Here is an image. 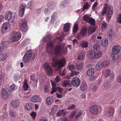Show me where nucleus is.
Segmentation results:
<instances>
[{
  "label": "nucleus",
  "mask_w": 121,
  "mask_h": 121,
  "mask_svg": "<svg viewBox=\"0 0 121 121\" xmlns=\"http://www.w3.org/2000/svg\"><path fill=\"white\" fill-rule=\"evenodd\" d=\"M65 60L64 59H62L60 60H58V57L57 56H54L52 60V62L51 63L53 67H56L57 70L60 67H62L65 65Z\"/></svg>",
  "instance_id": "nucleus-1"
},
{
  "label": "nucleus",
  "mask_w": 121,
  "mask_h": 121,
  "mask_svg": "<svg viewBox=\"0 0 121 121\" xmlns=\"http://www.w3.org/2000/svg\"><path fill=\"white\" fill-rule=\"evenodd\" d=\"M121 49V47L118 44L114 45L112 48L110 55L113 61H115L116 57H118V55L120 52Z\"/></svg>",
  "instance_id": "nucleus-2"
},
{
  "label": "nucleus",
  "mask_w": 121,
  "mask_h": 121,
  "mask_svg": "<svg viewBox=\"0 0 121 121\" xmlns=\"http://www.w3.org/2000/svg\"><path fill=\"white\" fill-rule=\"evenodd\" d=\"M107 12V17L110 19L111 17V15L113 13V9L112 6L109 7L107 4H104L101 12V14L103 16Z\"/></svg>",
  "instance_id": "nucleus-3"
},
{
  "label": "nucleus",
  "mask_w": 121,
  "mask_h": 121,
  "mask_svg": "<svg viewBox=\"0 0 121 121\" xmlns=\"http://www.w3.org/2000/svg\"><path fill=\"white\" fill-rule=\"evenodd\" d=\"M64 45L63 44H60L57 45L54 51V53L55 55H59L61 53L66 54L67 52V47L64 50Z\"/></svg>",
  "instance_id": "nucleus-4"
},
{
  "label": "nucleus",
  "mask_w": 121,
  "mask_h": 121,
  "mask_svg": "<svg viewBox=\"0 0 121 121\" xmlns=\"http://www.w3.org/2000/svg\"><path fill=\"white\" fill-rule=\"evenodd\" d=\"M35 56V54H32L31 50H29L23 57V61L25 63H26L30 60L31 61L34 60Z\"/></svg>",
  "instance_id": "nucleus-5"
},
{
  "label": "nucleus",
  "mask_w": 121,
  "mask_h": 121,
  "mask_svg": "<svg viewBox=\"0 0 121 121\" xmlns=\"http://www.w3.org/2000/svg\"><path fill=\"white\" fill-rule=\"evenodd\" d=\"M17 15L15 12H12L10 11H8L5 15V18L8 21L11 20L12 22H14L15 19L17 18Z\"/></svg>",
  "instance_id": "nucleus-6"
},
{
  "label": "nucleus",
  "mask_w": 121,
  "mask_h": 121,
  "mask_svg": "<svg viewBox=\"0 0 121 121\" xmlns=\"http://www.w3.org/2000/svg\"><path fill=\"white\" fill-rule=\"evenodd\" d=\"M90 112L92 114L97 115L101 111V108L98 105L94 104L90 108Z\"/></svg>",
  "instance_id": "nucleus-7"
},
{
  "label": "nucleus",
  "mask_w": 121,
  "mask_h": 121,
  "mask_svg": "<svg viewBox=\"0 0 121 121\" xmlns=\"http://www.w3.org/2000/svg\"><path fill=\"white\" fill-rule=\"evenodd\" d=\"M19 25L20 29L22 32H25L28 30L27 23L26 20H21L19 23Z\"/></svg>",
  "instance_id": "nucleus-8"
},
{
  "label": "nucleus",
  "mask_w": 121,
  "mask_h": 121,
  "mask_svg": "<svg viewBox=\"0 0 121 121\" xmlns=\"http://www.w3.org/2000/svg\"><path fill=\"white\" fill-rule=\"evenodd\" d=\"M54 43L52 40L48 42L46 46V50L47 52L50 54H53L54 50Z\"/></svg>",
  "instance_id": "nucleus-9"
},
{
  "label": "nucleus",
  "mask_w": 121,
  "mask_h": 121,
  "mask_svg": "<svg viewBox=\"0 0 121 121\" xmlns=\"http://www.w3.org/2000/svg\"><path fill=\"white\" fill-rule=\"evenodd\" d=\"M43 67L46 72L47 75L50 76L52 75L53 71L51 66L49 65V63L47 62L45 63Z\"/></svg>",
  "instance_id": "nucleus-10"
},
{
  "label": "nucleus",
  "mask_w": 121,
  "mask_h": 121,
  "mask_svg": "<svg viewBox=\"0 0 121 121\" xmlns=\"http://www.w3.org/2000/svg\"><path fill=\"white\" fill-rule=\"evenodd\" d=\"M21 37V34L20 32H15L13 33V36L11 38V39L13 41H17L20 39Z\"/></svg>",
  "instance_id": "nucleus-11"
},
{
  "label": "nucleus",
  "mask_w": 121,
  "mask_h": 121,
  "mask_svg": "<svg viewBox=\"0 0 121 121\" xmlns=\"http://www.w3.org/2000/svg\"><path fill=\"white\" fill-rule=\"evenodd\" d=\"M10 24L8 22L4 23L2 25L1 28V31L3 34L7 32V30L10 27Z\"/></svg>",
  "instance_id": "nucleus-12"
},
{
  "label": "nucleus",
  "mask_w": 121,
  "mask_h": 121,
  "mask_svg": "<svg viewBox=\"0 0 121 121\" xmlns=\"http://www.w3.org/2000/svg\"><path fill=\"white\" fill-rule=\"evenodd\" d=\"M52 84V91L51 92V94H53L54 92H56L57 91H58L59 92L61 93L63 91L62 89L60 88L57 86L55 84V82H51Z\"/></svg>",
  "instance_id": "nucleus-13"
},
{
  "label": "nucleus",
  "mask_w": 121,
  "mask_h": 121,
  "mask_svg": "<svg viewBox=\"0 0 121 121\" xmlns=\"http://www.w3.org/2000/svg\"><path fill=\"white\" fill-rule=\"evenodd\" d=\"M80 83V79L77 77L73 78L72 81H71V85L75 86H78Z\"/></svg>",
  "instance_id": "nucleus-14"
},
{
  "label": "nucleus",
  "mask_w": 121,
  "mask_h": 121,
  "mask_svg": "<svg viewBox=\"0 0 121 121\" xmlns=\"http://www.w3.org/2000/svg\"><path fill=\"white\" fill-rule=\"evenodd\" d=\"M1 96L3 100H6L9 98V94L4 88H3L2 89Z\"/></svg>",
  "instance_id": "nucleus-15"
},
{
  "label": "nucleus",
  "mask_w": 121,
  "mask_h": 121,
  "mask_svg": "<svg viewBox=\"0 0 121 121\" xmlns=\"http://www.w3.org/2000/svg\"><path fill=\"white\" fill-rule=\"evenodd\" d=\"M26 4L24 3H22L21 5L19 8V15L21 17H22L24 13L25 9L26 7Z\"/></svg>",
  "instance_id": "nucleus-16"
},
{
  "label": "nucleus",
  "mask_w": 121,
  "mask_h": 121,
  "mask_svg": "<svg viewBox=\"0 0 121 121\" xmlns=\"http://www.w3.org/2000/svg\"><path fill=\"white\" fill-rule=\"evenodd\" d=\"M114 110L113 108H109L108 110L107 113V116L109 118L112 117L114 112Z\"/></svg>",
  "instance_id": "nucleus-17"
},
{
  "label": "nucleus",
  "mask_w": 121,
  "mask_h": 121,
  "mask_svg": "<svg viewBox=\"0 0 121 121\" xmlns=\"http://www.w3.org/2000/svg\"><path fill=\"white\" fill-rule=\"evenodd\" d=\"M95 52L93 50H91L89 52L88 56V57L91 59H95Z\"/></svg>",
  "instance_id": "nucleus-18"
},
{
  "label": "nucleus",
  "mask_w": 121,
  "mask_h": 121,
  "mask_svg": "<svg viewBox=\"0 0 121 121\" xmlns=\"http://www.w3.org/2000/svg\"><path fill=\"white\" fill-rule=\"evenodd\" d=\"M57 109L58 107L57 105H54L51 108V111L49 113V115L51 116L53 115L56 112Z\"/></svg>",
  "instance_id": "nucleus-19"
},
{
  "label": "nucleus",
  "mask_w": 121,
  "mask_h": 121,
  "mask_svg": "<svg viewBox=\"0 0 121 121\" xmlns=\"http://www.w3.org/2000/svg\"><path fill=\"white\" fill-rule=\"evenodd\" d=\"M11 105L14 108L18 107L19 104V102L18 100L14 99L11 102Z\"/></svg>",
  "instance_id": "nucleus-20"
},
{
  "label": "nucleus",
  "mask_w": 121,
  "mask_h": 121,
  "mask_svg": "<svg viewBox=\"0 0 121 121\" xmlns=\"http://www.w3.org/2000/svg\"><path fill=\"white\" fill-rule=\"evenodd\" d=\"M95 68L97 70H100L103 68L101 61H99L97 62L95 65Z\"/></svg>",
  "instance_id": "nucleus-21"
},
{
  "label": "nucleus",
  "mask_w": 121,
  "mask_h": 121,
  "mask_svg": "<svg viewBox=\"0 0 121 121\" xmlns=\"http://www.w3.org/2000/svg\"><path fill=\"white\" fill-rule=\"evenodd\" d=\"M95 69L91 68L88 69L86 71L87 74L88 76L93 75L95 73Z\"/></svg>",
  "instance_id": "nucleus-22"
},
{
  "label": "nucleus",
  "mask_w": 121,
  "mask_h": 121,
  "mask_svg": "<svg viewBox=\"0 0 121 121\" xmlns=\"http://www.w3.org/2000/svg\"><path fill=\"white\" fill-rule=\"evenodd\" d=\"M70 27V24L67 23L64 25V31L66 32H68L69 30Z\"/></svg>",
  "instance_id": "nucleus-23"
},
{
  "label": "nucleus",
  "mask_w": 121,
  "mask_h": 121,
  "mask_svg": "<svg viewBox=\"0 0 121 121\" xmlns=\"http://www.w3.org/2000/svg\"><path fill=\"white\" fill-rule=\"evenodd\" d=\"M87 29L86 26L83 27L81 30L80 33L82 36H85L86 35L87 32Z\"/></svg>",
  "instance_id": "nucleus-24"
},
{
  "label": "nucleus",
  "mask_w": 121,
  "mask_h": 121,
  "mask_svg": "<svg viewBox=\"0 0 121 121\" xmlns=\"http://www.w3.org/2000/svg\"><path fill=\"white\" fill-rule=\"evenodd\" d=\"M52 96L47 97L46 99V103L48 105H51L52 103Z\"/></svg>",
  "instance_id": "nucleus-25"
},
{
  "label": "nucleus",
  "mask_w": 121,
  "mask_h": 121,
  "mask_svg": "<svg viewBox=\"0 0 121 121\" xmlns=\"http://www.w3.org/2000/svg\"><path fill=\"white\" fill-rule=\"evenodd\" d=\"M0 54V60L3 61L5 60L7 58V54L5 53H3Z\"/></svg>",
  "instance_id": "nucleus-26"
},
{
  "label": "nucleus",
  "mask_w": 121,
  "mask_h": 121,
  "mask_svg": "<svg viewBox=\"0 0 121 121\" xmlns=\"http://www.w3.org/2000/svg\"><path fill=\"white\" fill-rule=\"evenodd\" d=\"M57 18V16L56 13H54L52 16L50 22L52 24L54 23Z\"/></svg>",
  "instance_id": "nucleus-27"
},
{
  "label": "nucleus",
  "mask_w": 121,
  "mask_h": 121,
  "mask_svg": "<svg viewBox=\"0 0 121 121\" xmlns=\"http://www.w3.org/2000/svg\"><path fill=\"white\" fill-rule=\"evenodd\" d=\"M39 96L35 95L32 97L31 99V101L33 102H38L39 101Z\"/></svg>",
  "instance_id": "nucleus-28"
},
{
  "label": "nucleus",
  "mask_w": 121,
  "mask_h": 121,
  "mask_svg": "<svg viewBox=\"0 0 121 121\" xmlns=\"http://www.w3.org/2000/svg\"><path fill=\"white\" fill-rule=\"evenodd\" d=\"M27 80H25L23 82V88L24 91H27L28 89V85L27 82Z\"/></svg>",
  "instance_id": "nucleus-29"
},
{
  "label": "nucleus",
  "mask_w": 121,
  "mask_h": 121,
  "mask_svg": "<svg viewBox=\"0 0 121 121\" xmlns=\"http://www.w3.org/2000/svg\"><path fill=\"white\" fill-rule=\"evenodd\" d=\"M88 44L89 43L88 42L83 41L81 43L80 45L82 48H86L87 47Z\"/></svg>",
  "instance_id": "nucleus-30"
},
{
  "label": "nucleus",
  "mask_w": 121,
  "mask_h": 121,
  "mask_svg": "<svg viewBox=\"0 0 121 121\" xmlns=\"http://www.w3.org/2000/svg\"><path fill=\"white\" fill-rule=\"evenodd\" d=\"M81 89L82 91H84L87 88L86 84L85 82H82L81 86Z\"/></svg>",
  "instance_id": "nucleus-31"
},
{
  "label": "nucleus",
  "mask_w": 121,
  "mask_h": 121,
  "mask_svg": "<svg viewBox=\"0 0 121 121\" xmlns=\"http://www.w3.org/2000/svg\"><path fill=\"white\" fill-rule=\"evenodd\" d=\"M104 87L106 89H109L111 86L110 82L108 81L105 82L104 84Z\"/></svg>",
  "instance_id": "nucleus-32"
},
{
  "label": "nucleus",
  "mask_w": 121,
  "mask_h": 121,
  "mask_svg": "<svg viewBox=\"0 0 121 121\" xmlns=\"http://www.w3.org/2000/svg\"><path fill=\"white\" fill-rule=\"evenodd\" d=\"M110 62L108 61L104 60L103 62L101 61L102 65L103 68L107 67L110 64Z\"/></svg>",
  "instance_id": "nucleus-33"
},
{
  "label": "nucleus",
  "mask_w": 121,
  "mask_h": 121,
  "mask_svg": "<svg viewBox=\"0 0 121 121\" xmlns=\"http://www.w3.org/2000/svg\"><path fill=\"white\" fill-rule=\"evenodd\" d=\"M32 106L33 105L31 103H28L26 104L25 106V108L27 110H31L32 109Z\"/></svg>",
  "instance_id": "nucleus-34"
},
{
  "label": "nucleus",
  "mask_w": 121,
  "mask_h": 121,
  "mask_svg": "<svg viewBox=\"0 0 121 121\" xmlns=\"http://www.w3.org/2000/svg\"><path fill=\"white\" fill-rule=\"evenodd\" d=\"M108 39H105L103 40L102 43V45L104 47H106L108 45Z\"/></svg>",
  "instance_id": "nucleus-35"
},
{
  "label": "nucleus",
  "mask_w": 121,
  "mask_h": 121,
  "mask_svg": "<svg viewBox=\"0 0 121 121\" xmlns=\"http://www.w3.org/2000/svg\"><path fill=\"white\" fill-rule=\"evenodd\" d=\"M17 88V87L14 84H12L9 87V91L10 92H13L16 90Z\"/></svg>",
  "instance_id": "nucleus-36"
},
{
  "label": "nucleus",
  "mask_w": 121,
  "mask_h": 121,
  "mask_svg": "<svg viewBox=\"0 0 121 121\" xmlns=\"http://www.w3.org/2000/svg\"><path fill=\"white\" fill-rule=\"evenodd\" d=\"M102 55V53L100 51L95 52V59H97L101 57Z\"/></svg>",
  "instance_id": "nucleus-37"
},
{
  "label": "nucleus",
  "mask_w": 121,
  "mask_h": 121,
  "mask_svg": "<svg viewBox=\"0 0 121 121\" xmlns=\"http://www.w3.org/2000/svg\"><path fill=\"white\" fill-rule=\"evenodd\" d=\"M83 65L82 62H78L76 64V68L78 70H80L82 68Z\"/></svg>",
  "instance_id": "nucleus-38"
},
{
  "label": "nucleus",
  "mask_w": 121,
  "mask_h": 121,
  "mask_svg": "<svg viewBox=\"0 0 121 121\" xmlns=\"http://www.w3.org/2000/svg\"><path fill=\"white\" fill-rule=\"evenodd\" d=\"M95 30V29L94 28L91 26L89 27L88 28V33L89 34H91L94 32Z\"/></svg>",
  "instance_id": "nucleus-39"
},
{
  "label": "nucleus",
  "mask_w": 121,
  "mask_h": 121,
  "mask_svg": "<svg viewBox=\"0 0 121 121\" xmlns=\"http://www.w3.org/2000/svg\"><path fill=\"white\" fill-rule=\"evenodd\" d=\"M68 5V3L66 0L62 2L60 5V7L62 8H64Z\"/></svg>",
  "instance_id": "nucleus-40"
},
{
  "label": "nucleus",
  "mask_w": 121,
  "mask_h": 121,
  "mask_svg": "<svg viewBox=\"0 0 121 121\" xmlns=\"http://www.w3.org/2000/svg\"><path fill=\"white\" fill-rule=\"evenodd\" d=\"M78 24L75 23L74 25L73 29V32L75 33L77 32L78 29Z\"/></svg>",
  "instance_id": "nucleus-41"
},
{
  "label": "nucleus",
  "mask_w": 121,
  "mask_h": 121,
  "mask_svg": "<svg viewBox=\"0 0 121 121\" xmlns=\"http://www.w3.org/2000/svg\"><path fill=\"white\" fill-rule=\"evenodd\" d=\"M9 114L10 116L13 117H15L17 115V113L16 112L12 110L9 111Z\"/></svg>",
  "instance_id": "nucleus-42"
},
{
  "label": "nucleus",
  "mask_w": 121,
  "mask_h": 121,
  "mask_svg": "<svg viewBox=\"0 0 121 121\" xmlns=\"http://www.w3.org/2000/svg\"><path fill=\"white\" fill-rule=\"evenodd\" d=\"M63 86L66 87L68 85H71V81L70 80H65V81L63 83Z\"/></svg>",
  "instance_id": "nucleus-43"
},
{
  "label": "nucleus",
  "mask_w": 121,
  "mask_h": 121,
  "mask_svg": "<svg viewBox=\"0 0 121 121\" xmlns=\"http://www.w3.org/2000/svg\"><path fill=\"white\" fill-rule=\"evenodd\" d=\"M84 58V54L83 52H82L77 57L78 60H82Z\"/></svg>",
  "instance_id": "nucleus-44"
},
{
  "label": "nucleus",
  "mask_w": 121,
  "mask_h": 121,
  "mask_svg": "<svg viewBox=\"0 0 121 121\" xmlns=\"http://www.w3.org/2000/svg\"><path fill=\"white\" fill-rule=\"evenodd\" d=\"M91 18L88 15H84L83 17V20L88 22Z\"/></svg>",
  "instance_id": "nucleus-45"
},
{
  "label": "nucleus",
  "mask_w": 121,
  "mask_h": 121,
  "mask_svg": "<svg viewBox=\"0 0 121 121\" xmlns=\"http://www.w3.org/2000/svg\"><path fill=\"white\" fill-rule=\"evenodd\" d=\"M30 40L29 39H25L22 42V46H26V45L29 43Z\"/></svg>",
  "instance_id": "nucleus-46"
},
{
  "label": "nucleus",
  "mask_w": 121,
  "mask_h": 121,
  "mask_svg": "<svg viewBox=\"0 0 121 121\" xmlns=\"http://www.w3.org/2000/svg\"><path fill=\"white\" fill-rule=\"evenodd\" d=\"M114 34V32L113 31V30L112 29H110L108 31V35L110 38H112Z\"/></svg>",
  "instance_id": "nucleus-47"
},
{
  "label": "nucleus",
  "mask_w": 121,
  "mask_h": 121,
  "mask_svg": "<svg viewBox=\"0 0 121 121\" xmlns=\"http://www.w3.org/2000/svg\"><path fill=\"white\" fill-rule=\"evenodd\" d=\"M47 6L49 8L52 9L54 7V3L52 2H49L47 4Z\"/></svg>",
  "instance_id": "nucleus-48"
},
{
  "label": "nucleus",
  "mask_w": 121,
  "mask_h": 121,
  "mask_svg": "<svg viewBox=\"0 0 121 121\" xmlns=\"http://www.w3.org/2000/svg\"><path fill=\"white\" fill-rule=\"evenodd\" d=\"M88 22L91 25L95 26V21L94 19L91 18Z\"/></svg>",
  "instance_id": "nucleus-49"
},
{
  "label": "nucleus",
  "mask_w": 121,
  "mask_h": 121,
  "mask_svg": "<svg viewBox=\"0 0 121 121\" xmlns=\"http://www.w3.org/2000/svg\"><path fill=\"white\" fill-rule=\"evenodd\" d=\"M33 4L34 2L33 0H31L29 2L27 5V8H29L31 9V8L33 5Z\"/></svg>",
  "instance_id": "nucleus-50"
},
{
  "label": "nucleus",
  "mask_w": 121,
  "mask_h": 121,
  "mask_svg": "<svg viewBox=\"0 0 121 121\" xmlns=\"http://www.w3.org/2000/svg\"><path fill=\"white\" fill-rule=\"evenodd\" d=\"M51 38V36L50 35H48L43 39V41L44 42H46L49 40L50 41Z\"/></svg>",
  "instance_id": "nucleus-51"
},
{
  "label": "nucleus",
  "mask_w": 121,
  "mask_h": 121,
  "mask_svg": "<svg viewBox=\"0 0 121 121\" xmlns=\"http://www.w3.org/2000/svg\"><path fill=\"white\" fill-rule=\"evenodd\" d=\"M71 73L70 74V76L71 77H72L74 76H76L78 75L79 74V72L78 71H72L71 72Z\"/></svg>",
  "instance_id": "nucleus-52"
},
{
  "label": "nucleus",
  "mask_w": 121,
  "mask_h": 121,
  "mask_svg": "<svg viewBox=\"0 0 121 121\" xmlns=\"http://www.w3.org/2000/svg\"><path fill=\"white\" fill-rule=\"evenodd\" d=\"M68 69L71 72H72V71H73L74 70L75 67L73 65H68Z\"/></svg>",
  "instance_id": "nucleus-53"
},
{
  "label": "nucleus",
  "mask_w": 121,
  "mask_h": 121,
  "mask_svg": "<svg viewBox=\"0 0 121 121\" xmlns=\"http://www.w3.org/2000/svg\"><path fill=\"white\" fill-rule=\"evenodd\" d=\"M110 73V70L109 69L107 70L105 72L104 77L107 78L109 75Z\"/></svg>",
  "instance_id": "nucleus-54"
},
{
  "label": "nucleus",
  "mask_w": 121,
  "mask_h": 121,
  "mask_svg": "<svg viewBox=\"0 0 121 121\" xmlns=\"http://www.w3.org/2000/svg\"><path fill=\"white\" fill-rule=\"evenodd\" d=\"M107 23H103L101 25V29L103 31L105 30L107 27Z\"/></svg>",
  "instance_id": "nucleus-55"
},
{
  "label": "nucleus",
  "mask_w": 121,
  "mask_h": 121,
  "mask_svg": "<svg viewBox=\"0 0 121 121\" xmlns=\"http://www.w3.org/2000/svg\"><path fill=\"white\" fill-rule=\"evenodd\" d=\"M82 110L80 111L76 115L75 117V119H76L79 118L82 115Z\"/></svg>",
  "instance_id": "nucleus-56"
},
{
  "label": "nucleus",
  "mask_w": 121,
  "mask_h": 121,
  "mask_svg": "<svg viewBox=\"0 0 121 121\" xmlns=\"http://www.w3.org/2000/svg\"><path fill=\"white\" fill-rule=\"evenodd\" d=\"M62 40V38L61 37H57L54 39V41L55 42L59 43L61 42Z\"/></svg>",
  "instance_id": "nucleus-57"
},
{
  "label": "nucleus",
  "mask_w": 121,
  "mask_h": 121,
  "mask_svg": "<svg viewBox=\"0 0 121 121\" xmlns=\"http://www.w3.org/2000/svg\"><path fill=\"white\" fill-rule=\"evenodd\" d=\"M89 8V5L87 3H86L84 4L83 7L82 11H84L85 9H88Z\"/></svg>",
  "instance_id": "nucleus-58"
},
{
  "label": "nucleus",
  "mask_w": 121,
  "mask_h": 121,
  "mask_svg": "<svg viewBox=\"0 0 121 121\" xmlns=\"http://www.w3.org/2000/svg\"><path fill=\"white\" fill-rule=\"evenodd\" d=\"M30 78L31 80L33 81L34 82H36L37 81V79H36L35 76L33 75H31L30 77Z\"/></svg>",
  "instance_id": "nucleus-59"
},
{
  "label": "nucleus",
  "mask_w": 121,
  "mask_h": 121,
  "mask_svg": "<svg viewBox=\"0 0 121 121\" xmlns=\"http://www.w3.org/2000/svg\"><path fill=\"white\" fill-rule=\"evenodd\" d=\"M30 115L32 118L34 119L36 116V113L35 112H33L30 114Z\"/></svg>",
  "instance_id": "nucleus-60"
},
{
  "label": "nucleus",
  "mask_w": 121,
  "mask_h": 121,
  "mask_svg": "<svg viewBox=\"0 0 121 121\" xmlns=\"http://www.w3.org/2000/svg\"><path fill=\"white\" fill-rule=\"evenodd\" d=\"M44 13L46 15H48L51 13L48 8H46L44 10Z\"/></svg>",
  "instance_id": "nucleus-61"
},
{
  "label": "nucleus",
  "mask_w": 121,
  "mask_h": 121,
  "mask_svg": "<svg viewBox=\"0 0 121 121\" xmlns=\"http://www.w3.org/2000/svg\"><path fill=\"white\" fill-rule=\"evenodd\" d=\"M4 75L3 74H0V85H1L2 82L4 80Z\"/></svg>",
  "instance_id": "nucleus-62"
},
{
  "label": "nucleus",
  "mask_w": 121,
  "mask_h": 121,
  "mask_svg": "<svg viewBox=\"0 0 121 121\" xmlns=\"http://www.w3.org/2000/svg\"><path fill=\"white\" fill-rule=\"evenodd\" d=\"M65 69H64L63 70H60L59 72V74L61 76H64L65 74Z\"/></svg>",
  "instance_id": "nucleus-63"
},
{
  "label": "nucleus",
  "mask_w": 121,
  "mask_h": 121,
  "mask_svg": "<svg viewBox=\"0 0 121 121\" xmlns=\"http://www.w3.org/2000/svg\"><path fill=\"white\" fill-rule=\"evenodd\" d=\"M117 22L119 23H121V14H120L117 19Z\"/></svg>",
  "instance_id": "nucleus-64"
}]
</instances>
